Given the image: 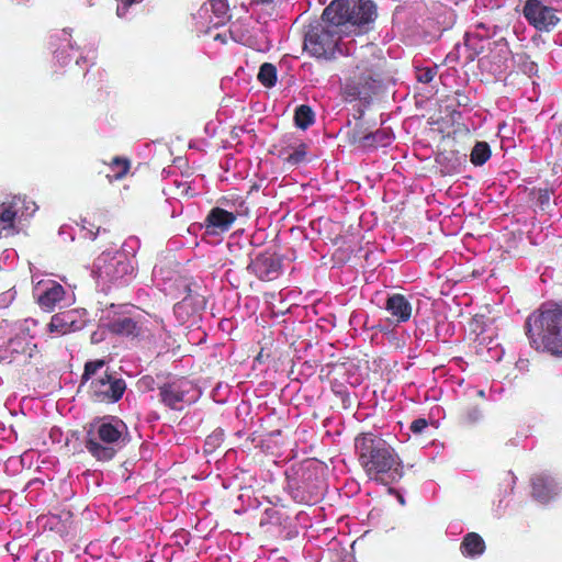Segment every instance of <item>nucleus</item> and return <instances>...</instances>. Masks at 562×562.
<instances>
[{
	"label": "nucleus",
	"instance_id": "40",
	"mask_svg": "<svg viewBox=\"0 0 562 562\" xmlns=\"http://www.w3.org/2000/svg\"><path fill=\"white\" fill-rule=\"evenodd\" d=\"M250 5H270L274 2V0H248Z\"/></svg>",
	"mask_w": 562,
	"mask_h": 562
},
{
	"label": "nucleus",
	"instance_id": "10",
	"mask_svg": "<svg viewBox=\"0 0 562 562\" xmlns=\"http://www.w3.org/2000/svg\"><path fill=\"white\" fill-rule=\"evenodd\" d=\"M160 401L170 409H181V403L192 391V383L187 378H175L158 386Z\"/></svg>",
	"mask_w": 562,
	"mask_h": 562
},
{
	"label": "nucleus",
	"instance_id": "26",
	"mask_svg": "<svg viewBox=\"0 0 562 562\" xmlns=\"http://www.w3.org/2000/svg\"><path fill=\"white\" fill-rule=\"evenodd\" d=\"M16 210L12 203L0 204V225L2 229H14Z\"/></svg>",
	"mask_w": 562,
	"mask_h": 562
},
{
	"label": "nucleus",
	"instance_id": "17",
	"mask_svg": "<svg viewBox=\"0 0 562 562\" xmlns=\"http://www.w3.org/2000/svg\"><path fill=\"white\" fill-rule=\"evenodd\" d=\"M484 40L481 35L465 33L463 46L457 45L460 56H463L465 64L472 63L480 54L484 52Z\"/></svg>",
	"mask_w": 562,
	"mask_h": 562
},
{
	"label": "nucleus",
	"instance_id": "30",
	"mask_svg": "<svg viewBox=\"0 0 562 562\" xmlns=\"http://www.w3.org/2000/svg\"><path fill=\"white\" fill-rule=\"evenodd\" d=\"M461 415L467 422L474 423L480 419L482 412L477 405L468 404L461 408Z\"/></svg>",
	"mask_w": 562,
	"mask_h": 562
},
{
	"label": "nucleus",
	"instance_id": "8",
	"mask_svg": "<svg viewBox=\"0 0 562 562\" xmlns=\"http://www.w3.org/2000/svg\"><path fill=\"white\" fill-rule=\"evenodd\" d=\"M36 344L32 341L27 331H21L10 338L8 346L0 356V362L24 369L35 366L34 359L38 357Z\"/></svg>",
	"mask_w": 562,
	"mask_h": 562
},
{
	"label": "nucleus",
	"instance_id": "35",
	"mask_svg": "<svg viewBox=\"0 0 562 562\" xmlns=\"http://www.w3.org/2000/svg\"><path fill=\"white\" fill-rule=\"evenodd\" d=\"M82 229L87 231L86 237L94 239L100 232V226H95L90 223L87 218L82 220Z\"/></svg>",
	"mask_w": 562,
	"mask_h": 562
},
{
	"label": "nucleus",
	"instance_id": "15",
	"mask_svg": "<svg viewBox=\"0 0 562 562\" xmlns=\"http://www.w3.org/2000/svg\"><path fill=\"white\" fill-rule=\"evenodd\" d=\"M100 277L106 278L109 281H117L131 273L133 268L125 259L109 258L103 260V265L98 266Z\"/></svg>",
	"mask_w": 562,
	"mask_h": 562
},
{
	"label": "nucleus",
	"instance_id": "7",
	"mask_svg": "<svg viewBox=\"0 0 562 562\" xmlns=\"http://www.w3.org/2000/svg\"><path fill=\"white\" fill-rule=\"evenodd\" d=\"M122 427H125L122 420H117L116 424L102 423L97 428L98 439L91 436L86 440L87 450L99 461H109L114 458L116 450L112 445L120 441L122 438Z\"/></svg>",
	"mask_w": 562,
	"mask_h": 562
},
{
	"label": "nucleus",
	"instance_id": "18",
	"mask_svg": "<svg viewBox=\"0 0 562 562\" xmlns=\"http://www.w3.org/2000/svg\"><path fill=\"white\" fill-rule=\"evenodd\" d=\"M108 329L115 335L137 337L140 334V327L132 317L122 313V316L114 317L108 323Z\"/></svg>",
	"mask_w": 562,
	"mask_h": 562
},
{
	"label": "nucleus",
	"instance_id": "37",
	"mask_svg": "<svg viewBox=\"0 0 562 562\" xmlns=\"http://www.w3.org/2000/svg\"><path fill=\"white\" fill-rule=\"evenodd\" d=\"M301 483L305 487V490H308V487H311L314 483H318L323 487V482L316 475H313V473L311 472L303 474V480Z\"/></svg>",
	"mask_w": 562,
	"mask_h": 562
},
{
	"label": "nucleus",
	"instance_id": "13",
	"mask_svg": "<svg viewBox=\"0 0 562 562\" xmlns=\"http://www.w3.org/2000/svg\"><path fill=\"white\" fill-rule=\"evenodd\" d=\"M288 491L291 497L299 504H315L323 495V487L318 483H314L308 490H305L297 479L288 481Z\"/></svg>",
	"mask_w": 562,
	"mask_h": 562
},
{
	"label": "nucleus",
	"instance_id": "29",
	"mask_svg": "<svg viewBox=\"0 0 562 562\" xmlns=\"http://www.w3.org/2000/svg\"><path fill=\"white\" fill-rule=\"evenodd\" d=\"M70 329V323L65 319L64 314H55L48 324V330L59 335H65Z\"/></svg>",
	"mask_w": 562,
	"mask_h": 562
},
{
	"label": "nucleus",
	"instance_id": "22",
	"mask_svg": "<svg viewBox=\"0 0 562 562\" xmlns=\"http://www.w3.org/2000/svg\"><path fill=\"white\" fill-rule=\"evenodd\" d=\"M363 112H360L359 117L356 120L353 126L348 124L347 138L351 145H357L360 148L364 147L367 135H369V130L367 127L366 122L362 120Z\"/></svg>",
	"mask_w": 562,
	"mask_h": 562
},
{
	"label": "nucleus",
	"instance_id": "9",
	"mask_svg": "<svg viewBox=\"0 0 562 562\" xmlns=\"http://www.w3.org/2000/svg\"><path fill=\"white\" fill-rule=\"evenodd\" d=\"M522 15L540 32H550L560 23L557 9L546 5L541 0H526Z\"/></svg>",
	"mask_w": 562,
	"mask_h": 562
},
{
	"label": "nucleus",
	"instance_id": "32",
	"mask_svg": "<svg viewBox=\"0 0 562 562\" xmlns=\"http://www.w3.org/2000/svg\"><path fill=\"white\" fill-rule=\"evenodd\" d=\"M436 76V70L434 68L425 67L417 68L416 78L419 82L429 83Z\"/></svg>",
	"mask_w": 562,
	"mask_h": 562
},
{
	"label": "nucleus",
	"instance_id": "20",
	"mask_svg": "<svg viewBox=\"0 0 562 562\" xmlns=\"http://www.w3.org/2000/svg\"><path fill=\"white\" fill-rule=\"evenodd\" d=\"M307 155V145L301 140L295 142L280 150L279 156L290 166H297L303 162Z\"/></svg>",
	"mask_w": 562,
	"mask_h": 562
},
{
	"label": "nucleus",
	"instance_id": "41",
	"mask_svg": "<svg viewBox=\"0 0 562 562\" xmlns=\"http://www.w3.org/2000/svg\"><path fill=\"white\" fill-rule=\"evenodd\" d=\"M479 397L484 398L485 392L483 390H472Z\"/></svg>",
	"mask_w": 562,
	"mask_h": 562
},
{
	"label": "nucleus",
	"instance_id": "1",
	"mask_svg": "<svg viewBox=\"0 0 562 562\" xmlns=\"http://www.w3.org/2000/svg\"><path fill=\"white\" fill-rule=\"evenodd\" d=\"M358 462L367 476L379 484L390 485L404 475V465L395 448L381 435L361 432L355 438Z\"/></svg>",
	"mask_w": 562,
	"mask_h": 562
},
{
	"label": "nucleus",
	"instance_id": "14",
	"mask_svg": "<svg viewBox=\"0 0 562 562\" xmlns=\"http://www.w3.org/2000/svg\"><path fill=\"white\" fill-rule=\"evenodd\" d=\"M237 216L233 212H228L222 207H213L205 217L204 225L207 232L212 234L227 232Z\"/></svg>",
	"mask_w": 562,
	"mask_h": 562
},
{
	"label": "nucleus",
	"instance_id": "16",
	"mask_svg": "<svg viewBox=\"0 0 562 562\" xmlns=\"http://www.w3.org/2000/svg\"><path fill=\"white\" fill-rule=\"evenodd\" d=\"M66 291L64 286L55 281H50L46 289L37 299V304L45 312H52L65 300Z\"/></svg>",
	"mask_w": 562,
	"mask_h": 562
},
{
	"label": "nucleus",
	"instance_id": "34",
	"mask_svg": "<svg viewBox=\"0 0 562 562\" xmlns=\"http://www.w3.org/2000/svg\"><path fill=\"white\" fill-rule=\"evenodd\" d=\"M157 383L151 375H144L138 380V386L142 391H154Z\"/></svg>",
	"mask_w": 562,
	"mask_h": 562
},
{
	"label": "nucleus",
	"instance_id": "4",
	"mask_svg": "<svg viewBox=\"0 0 562 562\" xmlns=\"http://www.w3.org/2000/svg\"><path fill=\"white\" fill-rule=\"evenodd\" d=\"M323 18L347 33L352 26L369 24L375 18L371 0H333L323 11Z\"/></svg>",
	"mask_w": 562,
	"mask_h": 562
},
{
	"label": "nucleus",
	"instance_id": "11",
	"mask_svg": "<svg viewBox=\"0 0 562 562\" xmlns=\"http://www.w3.org/2000/svg\"><path fill=\"white\" fill-rule=\"evenodd\" d=\"M247 270L254 273L260 281L270 282L279 278L282 271V260L277 254L262 252L256 256Z\"/></svg>",
	"mask_w": 562,
	"mask_h": 562
},
{
	"label": "nucleus",
	"instance_id": "44",
	"mask_svg": "<svg viewBox=\"0 0 562 562\" xmlns=\"http://www.w3.org/2000/svg\"><path fill=\"white\" fill-rule=\"evenodd\" d=\"M89 1H92V0H89ZM91 4H93L92 2H90Z\"/></svg>",
	"mask_w": 562,
	"mask_h": 562
},
{
	"label": "nucleus",
	"instance_id": "45",
	"mask_svg": "<svg viewBox=\"0 0 562 562\" xmlns=\"http://www.w3.org/2000/svg\"><path fill=\"white\" fill-rule=\"evenodd\" d=\"M89 1H92V0H89ZM91 4H93L92 2H90Z\"/></svg>",
	"mask_w": 562,
	"mask_h": 562
},
{
	"label": "nucleus",
	"instance_id": "36",
	"mask_svg": "<svg viewBox=\"0 0 562 562\" xmlns=\"http://www.w3.org/2000/svg\"><path fill=\"white\" fill-rule=\"evenodd\" d=\"M428 427V422L425 418H417L412 422L409 429L414 434H422L424 429Z\"/></svg>",
	"mask_w": 562,
	"mask_h": 562
},
{
	"label": "nucleus",
	"instance_id": "33",
	"mask_svg": "<svg viewBox=\"0 0 562 562\" xmlns=\"http://www.w3.org/2000/svg\"><path fill=\"white\" fill-rule=\"evenodd\" d=\"M120 5L116 8V14L119 18H124L128 9L136 3H140L143 0H117Z\"/></svg>",
	"mask_w": 562,
	"mask_h": 562
},
{
	"label": "nucleus",
	"instance_id": "24",
	"mask_svg": "<svg viewBox=\"0 0 562 562\" xmlns=\"http://www.w3.org/2000/svg\"><path fill=\"white\" fill-rule=\"evenodd\" d=\"M315 114L310 105L301 104L295 109L294 122L301 130H306L314 124Z\"/></svg>",
	"mask_w": 562,
	"mask_h": 562
},
{
	"label": "nucleus",
	"instance_id": "43",
	"mask_svg": "<svg viewBox=\"0 0 562 562\" xmlns=\"http://www.w3.org/2000/svg\"><path fill=\"white\" fill-rule=\"evenodd\" d=\"M89 1H92V0H89ZM91 4H93L92 2H90Z\"/></svg>",
	"mask_w": 562,
	"mask_h": 562
},
{
	"label": "nucleus",
	"instance_id": "2",
	"mask_svg": "<svg viewBox=\"0 0 562 562\" xmlns=\"http://www.w3.org/2000/svg\"><path fill=\"white\" fill-rule=\"evenodd\" d=\"M525 327L532 348L562 357V305L541 304L527 317Z\"/></svg>",
	"mask_w": 562,
	"mask_h": 562
},
{
	"label": "nucleus",
	"instance_id": "5",
	"mask_svg": "<svg viewBox=\"0 0 562 562\" xmlns=\"http://www.w3.org/2000/svg\"><path fill=\"white\" fill-rule=\"evenodd\" d=\"M342 33L337 25L322 15L306 26L303 49L317 59H331L339 47Z\"/></svg>",
	"mask_w": 562,
	"mask_h": 562
},
{
	"label": "nucleus",
	"instance_id": "19",
	"mask_svg": "<svg viewBox=\"0 0 562 562\" xmlns=\"http://www.w3.org/2000/svg\"><path fill=\"white\" fill-rule=\"evenodd\" d=\"M485 541L476 532H468L460 544V551L464 557L475 558L484 553Z\"/></svg>",
	"mask_w": 562,
	"mask_h": 562
},
{
	"label": "nucleus",
	"instance_id": "25",
	"mask_svg": "<svg viewBox=\"0 0 562 562\" xmlns=\"http://www.w3.org/2000/svg\"><path fill=\"white\" fill-rule=\"evenodd\" d=\"M492 155L490 145L486 142H476L470 154V161L474 166H483Z\"/></svg>",
	"mask_w": 562,
	"mask_h": 562
},
{
	"label": "nucleus",
	"instance_id": "6",
	"mask_svg": "<svg viewBox=\"0 0 562 562\" xmlns=\"http://www.w3.org/2000/svg\"><path fill=\"white\" fill-rule=\"evenodd\" d=\"M374 65L370 60H360L348 71L340 85V95L346 102L360 101L370 103L376 92Z\"/></svg>",
	"mask_w": 562,
	"mask_h": 562
},
{
	"label": "nucleus",
	"instance_id": "12",
	"mask_svg": "<svg viewBox=\"0 0 562 562\" xmlns=\"http://www.w3.org/2000/svg\"><path fill=\"white\" fill-rule=\"evenodd\" d=\"M384 310L389 314L386 321L391 325L407 323L413 314L412 303L401 293L389 294L385 300Z\"/></svg>",
	"mask_w": 562,
	"mask_h": 562
},
{
	"label": "nucleus",
	"instance_id": "27",
	"mask_svg": "<svg viewBox=\"0 0 562 562\" xmlns=\"http://www.w3.org/2000/svg\"><path fill=\"white\" fill-rule=\"evenodd\" d=\"M258 80L262 86L267 88L273 87L277 82L276 66L270 63L262 64L259 68Z\"/></svg>",
	"mask_w": 562,
	"mask_h": 562
},
{
	"label": "nucleus",
	"instance_id": "38",
	"mask_svg": "<svg viewBox=\"0 0 562 562\" xmlns=\"http://www.w3.org/2000/svg\"><path fill=\"white\" fill-rule=\"evenodd\" d=\"M456 105L457 106H468L471 102L470 98L461 90L456 91Z\"/></svg>",
	"mask_w": 562,
	"mask_h": 562
},
{
	"label": "nucleus",
	"instance_id": "28",
	"mask_svg": "<svg viewBox=\"0 0 562 562\" xmlns=\"http://www.w3.org/2000/svg\"><path fill=\"white\" fill-rule=\"evenodd\" d=\"M111 171L113 172V179L121 180L123 179L131 168V162L127 158L124 157H114L109 164Z\"/></svg>",
	"mask_w": 562,
	"mask_h": 562
},
{
	"label": "nucleus",
	"instance_id": "39",
	"mask_svg": "<svg viewBox=\"0 0 562 562\" xmlns=\"http://www.w3.org/2000/svg\"><path fill=\"white\" fill-rule=\"evenodd\" d=\"M222 437H223V434L222 432H213L212 435H210L206 440H205V445L210 446L212 443H215L220 440H222Z\"/></svg>",
	"mask_w": 562,
	"mask_h": 562
},
{
	"label": "nucleus",
	"instance_id": "42",
	"mask_svg": "<svg viewBox=\"0 0 562 562\" xmlns=\"http://www.w3.org/2000/svg\"><path fill=\"white\" fill-rule=\"evenodd\" d=\"M61 36L64 37V40L67 42L68 45H70V42H69V37L70 35L68 33H66L65 31L61 32Z\"/></svg>",
	"mask_w": 562,
	"mask_h": 562
},
{
	"label": "nucleus",
	"instance_id": "3",
	"mask_svg": "<svg viewBox=\"0 0 562 562\" xmlns=\"http://www.w3.org/2000/svg\"><path fill=\"white\" fill-rule=\"evenodd\" d=\"M105 363L103 359L87 361L83 367L81 383L91 380L89 395L93 402L114 404L123 397L127 385L124 379L116 376L115 373L109 372L108 370H105L102 375L93 378Z\"/></svg>",
	"mask_w": 562,
	"mask_h": 562
},
{
	"label": "nucleus",
	"instance_id": "23",
	"mask_svg": "<svg viewBox=\"0 0 562 562\" xmlns=\"http://www.w3.org/2000/svg\"><path fill=\"white\" fill-rule=\"evenodd\" d=\"M531 490L532 496L543 503L551 498L553 492L551 482L542 475L532 477Z\"/></svg>",
	"mask_w": 562,
	"mask_h": 562
},
{
	"label": "nucleus",
	"instance_id": "21",
	"mask_svg": "<svg viewBox=\"0 0 562 562\" xmlns=\"http://www.w3.org/2000/svg\"><path fill=\"white\" fill-rule=\"evenodd\" d=\"M394 135L389 127L379 128L374 132L369 131L363 149H376L387 147L392 144Z\"/></svg>",
	"mask_w": 562,
	"mask_h": 562
},
{
	"label": "nucleus",
	"instance_id": "31",
	"mask_svg": "<svg viewBox=\"0 0 562 562\" xmlns=\"http://www.w3.org/2000/svg\"><path fill=\"white\" fill-rule=\"evenodd\" d=\"M210 5L217 18H224L229 9L227 0H210Z\"/></svg>",
	"mask_w": 562,
	"mask_h": 562
}]
</instances>
